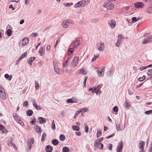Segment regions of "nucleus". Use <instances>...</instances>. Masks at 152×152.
<instances>
[{"label":"nucleus","instance_id":"f257e3e1","mask_svg":"<svg viewBox=\"0 0 152 152\" xmlns=\"http://www.w3.org/2000/svg\"><path fill=\"white\" fill-rule=\"evenodd\" d=\"M0 97L3 100L6 99V95L3 87L0 85Z\"/></svg>","mask_w":152,"mask_h":152},{"label":"nucleus","instance_id":"f03ea898","mask_svg":"<svg viewBox=\"0 0 152 152\" xmlns=\"http://www.w3.org/2000/svg\"><path fill=\"white\" fill-rule=\"evenodd\" d=\"M125 127V123L124 124H122L121 122H120L116 125V129L118 131H121L124 130Z\"/></svg>","mask_w":152,"mask_h":152},{"label":"nucleus","instance_id":"7ed1b4c3","mask_svg":"<svg viewBox=\"0 0 152 152\" xmlns=\"http://www.w3.org/2000/svg\"><path fill=\"white\" fill-rule=\"evenodd\" d=\"M86 3L85 1L82 0L79 1L74 5V7L75 8L82 7L85 6Z\"/></svg>","mask_w":152,"mask_h":152},{"label":"nucleus","instance_id":"20e7f679","mask_svg":"<svg viewBox=\"0 0 152 152\" xmlns=\"http://www.w3.org/2000/svg\"><path fill=\"white\" fill-rule=\"evenodd\" d=\"M79 58L77 56L75 57L71 63V66L73 67H75L77 65L79 61Z\"/></svg>","mask_w":152,"mask_h":152},{"label":"nucleus","instance_id":"39448f33","mask_svg":"<svg viewBox=\"0 0 152 152\" xmlns=\"http://www.w3.org/2000/svg\"><path fill=\"white\" fill-rule=\"evenodd\" d=\"M123 146L122 141H121L117 145L116 148V152H122Z\"/></svg>","mask_w":152,"mask_h":152},{"label":"nucleus","instance_id":"423d86ee","mask_svg":"<svg viewBox=\"0 0 152 152\" xmlns=\"http://www.w3.org/2000/svg\"><path fill=\"white\" fill-rule=\"evenodd\" d=\"M104 5H105L104 6V7H106L108 10L112 9L114 7L113 4L111 2H109L107 4H106V3H104Z\"/></svg>","mask_w":152,"mask_h":152},{"label":"nucleus","instance_id":"0eeeda50","mask_svg":"<svg viewBox=\"0 0 152 152\" xmlns=\"http://www.w3.org/2000/svg\"><path fill=\"white\" fill-rule=\"evenodd\" d=\"M54 71L58 74H60L62 73L63 71L61 69L58 68V66L53 63Z\"/></svg>","mask_w":152,"mask_h":152},{"label":"nucleus","instance_id":"6e6552de","mask_svg":"<svg viewBox=\"0 0 152 152\" xmlns=\"http://www.w3.org/2000/svg\"><path fill=\"white\" fill-rule=\"evenodd\" d=\"M34 139L33 138H31L28 139L27 142V148L29 149V150L31 148L32 145L34 143Z\"/></svg>","mask_w":152,"mask_h":152},{"label":"nucleus","instance_id":"1a4fd4ad","mask_svg":"<svg viewBox=\"0 0 152 152\" xmlns=\"http://www.w3.org/2000/svg\"><path fill=\"white\" fill-rule=\"evenodd\" d=\"M108 24L113 28H115L116 26V21L115 20H111L109 21Z\"/></svg>","mask_w":152,"mask_h":152},{"label":"nucleus","instance_id":"9d476101","mask_svg":"<svg viewBox=\"0 0 152 152\" xmlns=\"http://www.w3.org/2000/svg\"><path fill=\"white\" fill-rule=\"evenodd\" d=\"M144 6V4L141 2H137L134 4V6L136 8H142Z\"/></svg>","mask_w":152,"mask_h":152},{"label":"nucleus","instance_id":"9b49d317","mask_svg":"<svg viewBox=\"0 0 152 152\" xmlns=\"http://www.w3.org/2000/svg\"><path fill=\"white\" fill-rule=\"evenodd\" d=\"M145 143L143 141H141L139 143V148L141 149L140 151H144V145H145Z\"/></svg>","mask_w":152,"mask_h":152},{"label":"nucleus","instance_id":"f8f14e48","mask_svg":"<svg viewBox=\"0 0 152 152\" xmlns=\"http://www.w3.org/2000/svg\"><path fill=\"white\" fill-rule=\"evenodd\" d=\"M80 41L79 40H77L75 41L73 44V48H77L80 44Z\"/></svg>","mask_w":152,"mask_h":152},{"label":"nucleus","instance_id":"ddd939ff","mask_svg":"<svg viewBox=\"0 0 152 152\" xmlns=\"http://www.w3.org/2000/svg\"><path fill=\"white\" fill-rule=\"evenodd\" d=\"M104 44L103 43L100 44L98 48V50L99 51H102L104 49Z\"/></svg>","mask_w":152,"mask_h":152},{"label":"nucleus","instance_id":"4468645a","mask_svg":"<svg viewBox=\"0 0 152 152\" xmlns=\"http://www.w3.org/2000/svg\"><path fill=\"white\" fill-rule=\"evenodd\" d=\"M28 38H24L23 40V46L27 45L28 42Z\"/></svg>","mask_w":152,"mask_h":152},{"label":"nucleus","instance_id":"2eb2a0df","mask_svg":"<svg viewBox=\"0 0 152 152\" xmlns=\"http://www.w3.org/2000/svg\"><path fill=\"white\" fill-rule=\"evenodd\" d=\"M123 106L124 108L126 110H127L130 108L131 105L129 104V103L127 101H126V102L124 103Z\"/></svg>","mask_w":152,"mask_h":152},{"label":"nucleus","instance_id":"dca6fc26","mask_svg":"<svg viewBox=\"0 0 152 152\" xmlns=\"http://www.w3.org/2000/svg\"><path fill=\"white\" fill-rule=\"evenodd\" d=\"M53 150V147L51 145H48L45 148V150L47 152H51Z\"/></svg>","mask_w":152,"mask_h":152},{"label":"nucleus","instance_id":"f3484780","mask_svg":"<svg viewBox=\"0 0 152 152\" xmlns=\"http://www.w3.org/2000/svg\"><path fill=\"white\" fill-rule=\"evenodd\" d=\"M13 116L15 120L17 122L20 119V118L19 116L16 113H13Z\"/></svg>","mask_w":152,"mask_h":152},{"label":"nucleus","instance_id":"a211bd4d","mask_svg":"<svg viewBox=\"0 0 152 152\" xmlns=\"http://www.w3.org/2000/svg\"><path fill=\"white\" fill-rule=\"evenodd\" d=\"M38 119L39 121V123L41 124H44L46 121V118H43L42 117H39Z\"/></svg>","mask_w":152,"mask_h":152},{"label":"nucleus","instance_id":"6ab92c4d","mask_svg":"<svg viewBox=\"0 0 152 152\" xmlns=\"http://www.w3.org/2000/svg\"><path fill=\"white\" fill-rule=\"evenodd\" d=\"M45 50V48L44 47H41L39 51L40 56H42L44 55Z\"/></svg>","mask_w":152,"mask_h":152},{"label":"nucleus","instance_id":"aec40b11","mask_svg":"<svg viewBox=\"0 0 152 152\" xmlns=\"http://www.w3.org/2000/svg\"><path fill=\"white\" fill-rule=\"evenodd\" d=\"M35 57H31L30 59H28V63L30 65L32 64V62L36 59Z\"/></svg>","mask_w":152,"mask_h":152},{"label":"nucleus","instance_id":"412c9836","mask_svg":"<svg viewBox=\"0 0 152 152\" xmlns=\"http://www.w3.org/2000/svg\"><path fill=\"white\" fill-rule=\"evenodd\" d=\"M35 129L36 132L38 133H40L42 132V130L41 128L39 126L36 125V126Z\"/></svg>","mask_w":152,"mask_h":152},{"label":"nucleus","instance_id":"4be33fe9","mask_svg":"<svg viewBox=\"0 0 152 152\" xmlns=\"http://www.w3.org/2000/svg\"><path fill=\"white\" fill-rule=\"evenodd\" d=\"M51 142L52 143L55 145H57L59 143L58 141L56 139H53Z\"/></svg>","mask_w":152,"mask_h":152},{"label":"nucleus","instance_id":"5701e85b","mask_svg":"<svg viewBox=\"0 0 152 152\" xmlns=\"http://www.w3.org/2000/svg\"><path fill=\"white\" fill-rule=\"evenodd\" d=\"M74 50L73 48H70L69 49V50H68L67 55L68 56L70 55L73 52Z\"/></svg>","mask_w":152,"mask_h":152},{"label":"nucleus","instance_id":"b1692460","mask_svg":"<svg viewBox=\"0 0 152 152\" xmlns=\"http://www.w3.org/2000/svg\"><path fill=\"white\" fill-rule=\"evenodd\" d=\"M100 142H99L98 141H97L96 140L95 142L94 143V147H96V148H99V146L100 145Z\"/></svg>","mask_w":152,"mask_h":152},{"label":"nucleus","instance_id":"393cba45","mask_svg":"<svg viewBox=\"0 0 152 152\" xmlns=\"http://www.w3.org/2000/svg\"><path fill=\"white\" fill-rule=\"evenodd\" d=\"M27 55V53L26 52H25L23 53L22 54L21 56L17 60L18 61H20L22 59V58H24Z\"/></svg>","mask_w":152,"mask_h":152},{"label":"nucleus","instance_id":"a878e982","mask_svg":"<svg viewBox=\"0 0 152 152\" xmlns=\"http://www.w3.org/2000/svg\"><path fill=\"white\" fill-rule=\"evenodd\" d=\"M33 113V111L31 110H29L26 112V114L27 115L29 116H31L32 115Z\"/></svg>","mask_w":152,"mask_h":152},{"label":"nucleus","instance_id":"bb28decb","mask_svg":"<svg viewBox=\"0 0 152 152\" xmlns=\"http://www.w3.org/2000/svg\"><path fill=\"white\" fill-rule=\"evenodd\" d=\"M70 59L69 58H68L67 59L66 62L63 64V66L65 67H67L68 66V62Z\"/></svg>","mask_w":152,"mask_h":152},{"label":"nucleus","instance_id":"cd10ccee","mask_svg":"<svg viewBox=\"0 0 152 152\" xmlns=\"http://www.w3.org/2000/svg\"><path fill=\"white\" fill-rule=\"evenodd\" d=\"M63 152H69V149L67 147H64L62 149Z\"/></svg>","mask_w":152,"mask_h":152},{"label":"nucleus","instance_id":"c85d7f7f","mask_svg":"<svg viewBox=\"0 0 152 152\" xmlns=\"http://www.w3.org/2000/svg\"><path fill=\"white\" fill-rule=\"evenodd\" d=\"M62 25L63 27L64 28H66L68 27L69 25L66 23L65 21H63L62 23Z\"/></svg>","mask_w":152,"mask_h":152},{"label":"nucleus","instance_id":"c756f323","mask_svg":"<svg viewBox=\"0 0 152 152\" xmlns=\"http://www.w3.org/2000/svg\"><path fill=\"white\" fill-rule=\"evenodd\" d=\"M4 77L9 80H11L12 78V76L11 75L9 76L8 74H5L4 75Z\"/></svg>","mask_w":152,"mask_h":152},{"label":"nucleus","instance_id":"7c9ffc66","mask_svg":"<svg viewBox=\"0 0 152 152\" xmlns=\"http://www.w3.org/2000/svg\"><path fill=\"white\" fill-rule=\"evenodd\" d=\"M33 106L37 110H39L41 109V107L40 106L37 105L36 103L35 104H33Z\"/></svg>","mask_w":152,"mask_h":152},{"label":"nucleus","instance_id":"2f4dec72","mask_svg":"<svg viewBox=\"0 0 152 152\" xmlns=\"http://www.w3.org/2000/svg\"><path fill=\"white\" fill-rule=\"evenodd\" d=\"M7 33L8 36H10L12 33V30L10 29H8L7 31Z\"/></svg>","mask_w":152,"mask_h":152},{"label":"nucleus","instance_id":"473e14b6","mask_svg":"<svg viewBox=\"0 0 152 152\" xmlns=\"http://www.w3.org/2000/svg\"><path fill=\"white\" fill-rule=\"evenodd\" d=\"M147 12L149 13H152V6L148 7L147 10Z\"/></svg>","mask_w":152,"mask_h":152},{"label":"nucleus","instance_id":"72a5a7b5","mask_svg":"<svg viewBox=\"0 0 152 152\" xmlns=\"http://www.w3.org/2000/svg\"><path fill=\"white\" fill-rule=\"evenodd\" d=\"M145 78V76L143 75L142 77H140L138 78V80L139 81L141 82L143 81Z\"/></svg>","mask_w":152,"mask_h":152},{"label":"nucleus","instance_id":"f704fd0d","mask_svg":"<svg viewBox=\"0 0 152 152\" xmlns=\"http://www.w3.org/2000/svg\"><path fill=\"white\" fill-rule=\"evenodd\" d=\"M59 138L61 140L64 141L65 139V136L64 134H61L60 135Z\"/></svg>","mask_w":152,"mask_h":152},{"label":"nucleus","instance_id":"c9c22d12","mask_svg":"<svg viewBox=\"0 0 152 152\" xmlns=\"http://www.w3.org/2000/svg\"><path fill=\"white\" fill-rule=\"evenodd\" d=\"M35 86L37 90H38L39 88V85L38 82L37 81L35 82Z\"/></svg>","mask_w":152,"mask_h":152},{"label":"nucleus","instance_id":"e433bc0d","mask_svg":"<svg viewBox=\"0 0 152 152\" xmlns=\"http://www.w3.org/2000/svg\"><path fill=\"white\" fill-rule=\"evenodd\" d=\"M46 134L45 133H44L42 135L41 140L42 142H44L45 140V137H46Z\"/></svg>","mask_w":152,"mask_h":152},{"label":"nucleus","instance_id":"4c0bfd02","mask_svg":"<svg viewBox=\"0 0 152 152\" xmlns=\"http://www.w3.org/2000/svg\"><path fill=\"white\" fill-rule=\"evenodd\" d=\"M72 128L74 130L76 131H79L80 129L79 127L77 126H73Z\"/></svg>","mask_w":152,"mask_h":152},{"label":"nucleus","instance_id":"58836bf2","mask_svg":"<svg viewBox=\"0 0 152 152\" xmlns=\"http://www.w3.org/2000/svg\"><path fill=\"white\" fill-rule=\"evenodd\" d=\"M148 42H149V41L148 38H145V39H144L143 40V41L142 42V44H144L147 43Z\"/></svg>","mask_w":152,"mask_h":152},{"label":"nucleus","instance_id":"ea45409f","mask_svg":"<svg viewBox=\"0 0 152 152\" xmlns=\"http://www.w3.org/2000/svg\"><path fill=\"white\" fill-rule=\"evenodd\" d=\"M123 36L122 35L120 34L118 36V39H117L118 41H121L122 39V37Z\"/></svg>","mask_w":152,"mask_h":152},{"label":"nucleus","instance_id":"a19ab883","mask_svg":"<svg viewBox=\"0 0 152 152\" xmlns=\"http://www.w3.org/2000/svg\"><path fill=\"white\" fill-rule=\"evenodd\" d=\"M87 108H81L79 110V111H80V112H84L86 111V110H87Z\"/></svg>","mask_w":152,"mask_h":152},{"label":"nucleus","instance_id":"79ce46f5","mask_svg":"<svg viewBox=\"0 0 152 152\" xmlns=\"http://www.w3.org/2000/svg\"><path fill=\"white\" fill-rule=\"evenodd\" d=\"M66 102L68 103H73L74 101L72 99H68L66 100Z\"/></svg>","mask_w":152,"mask_h":152},{"label":"nucleus","instance_id":"37998d69","mask_svg":"<svg viewBox=\"0 0 152 152\" xmlns=\"http://www.w3.org/2000/svg\"><path fill=\"white\" fill-rule=\"evenodd\" d=\"M147 74L150 76H151L152 75V69H149L148 70Z\"/></svg>","mask_w":152,"mask_h":152},{"label":"nucleus","instance_id":"c03bdc74","mask_svg":"<svg viewBox=\"0 0 152 152\" xmlns=\"http://www.w3.org/2000/svg\"><path fill=\"white\" fill-rule=\"evenodd\" d=\"M52 128L53 129H56L55 124L54 120H53L52 122Z\"/></svg>","mask_w":152,"mask_h":152},{"label":"nucleus","instance_id":"a18cd8bd","mask_svg":"<svg viewBox=\"0 0 152 152\" xmlns=\"http://www.w3.org/2000/svg\"><path fill=\"white\" fill-rule=\"evenodd\" d=\"M145 113L147 115L152 114V110L145 111Z\"/></svg>","mask_w":152,"mask_h":152},{"label":"nucleus","instance_id":"49530a36","mask_svg":"<svg viewBox=\"0 0 152 152\" xmlns=\"http://www.w3.org/2000/svg\"><path fill=\"white\" fill-rule=\"evenodd\" d=\"M102 131L101 130H98L97 132V137H98L101 135Z\"/></svg>","mask_w":152,"mask_h":152},{"label":"nucleus","instance_id":"de8ad7c7","mask_svg":"<svg viewBox=\"0 0 152 152\" xmlns=\"http://www.w3.org/2000/svg\"><path fill=\"white\" fill-rule=\"evenodd\" d=\"M17 122L19 123L20 124L21 126H23L24 125V124L22 120L21 119L19 120L18 121H17Z\"/></svg>","mask_w":152,"mask_h":152},{"label":"nucleus","instance_id":"09e8293b","mask_svg":"<svg viewBox=\"0 0 152 152\" xmlns=\"http://www.w3.org/2000/svg\"><path fill=\"white\" fill-rule=\"evenodd\" d=\"M97 72L99 77L101 76L102 73V72L99 70H97Z\"/></svg>","mask_w":152,"mask_h":152},{"label":"nucleus","instance_id":"8fccbe9b","mask_svg":"<svg viewBox=\"0 0 152 152\" xmlns=\"http://www.w3.org/2000/svg\"><path fill=\"white\" fill-rule=\"evenodd\" d=\"M28 102L27 101H25L24 103H23V106H26V107H27V106L28 105Z\"/></svg>","mask_w":152,"mask_h":152},{"label":"nucleus","instance_id":"3c124183","mask_svg":"<svg viewBox=\"0 0 152 152\" xmlns=\"http://www.w3.org/2000/svg\"><path fill=\"white\" fill-rule=\"evenodd\" d=\"M13 143L12 142V141L11 140L9 141L8 142V145L10 146H12L13 145Z\"/></svg>","mask_w":152,"mask_h":152},{"label":"nucleus","instance_id":"603ef678","mask_svg":"<svg viewBox=\"0 0 152 152\" xmlns=\"http://www.w3.org/2000/svg\"><path fill=\"white\" fill-rule=\"evenodd\" d=\"M85 132L86 133H87L88 130V125L86 124L85 126Z\"/></svg>","mask_w":152,"mask_h":152},{"label":"nucleus","instance_id":"864d4df0","mask_svg":"<svg viewBox=\"0 0 152 152\" xmlns=\"http://www.w3.org/2000/svg\"><path fill=\"white\" fill-rule=\"evenodd\" d=\"M80 112L79 110L76 112L74 115V118H76V117L80 114Z\"/></svg>","mask_w":152,"mask_h":152},{"label":"nucleus","instance_id":"5fc2aeb1","mask_svg":"<svg viewBox=\"0 0 152 152\" xmlns=\"http://www.w3.org/2000/svg\"><path fill=\"white\" fill-rule=\"evenodd\" d=\"M121 44L120 41H117V42L115 43V45L117 47H119L120 46Z\"/></svg>","mask_w":152,"mask_h":152},{"label":"nucleus","instance_id":"6e6d98bb","mask_svg":"<svg viewBox=\"0 0 152 152\" xmlns=\"http://www.w3.org/2000/svg\"><path fill=\"white\" fill-rule=\"evenodd\" d=\"M118 110V108L117 106H115L113 108V110L115 112H117Z\"/></svg>","mask_w":152,"mask_h":152},{"label":"nucleus","instance_id":"4d7b16f0","mask_svg":"<svg viewBox=\"0 0 152 152\" xmlns=\"http://www.w3.org/2000/svg\"><path fill=\"white\" fill-rule=\"evenodd\" d=\"M132 21H134L135 22H137V18L136 17H133L132 18Z\"/></svg>","mask_w":152,"mask_h":152},{"label":"nucleus","instance_id":"13d9d810","mask_svg":"<svg viewBox=\"0 0 152 152\" xmlns=\"http://www.w3.org/2000/svg\"><path fill=\"white\" fill-rule=\"evenodd\" d=\"M4 127L2 125L0 124V130L4 131Z\"/></svg>","mask_w":152,"mask_h":152},{"label":"nucleus","instance_id":"bf43d9fd","mask_svg":"<svg viewBox=\"0 0 152 152\" xmlns=\"http://www.w3.org/2000/svg\"><path fill=\"white\" fill-rule=\"evenodd\" d=\"M80 72H79L81 74H84V71L83 69H81L80 70Z\"/></svg>","mask_w":152,"mask_h":152},{"label":"nucleus","instance_id":"052dcab7","mask_svg":"<svg viewBox=\"0 0 152 152\" xmlns=\"http://www.w3.org/2000/svg\"><path fill=\"white\" fill-rule=\"evenodd\" d=\"M148 38L149 40V42L150 41L152 42V35L149 36Z\"/></svg>","mask_w":152,"mask_h":152},{"label":"nucleus","instance_id":"680f3d73","mask_svg":"<svg viewBox=\"0 0 152 152\" xmlns=\"http://www.w3.org/2000/svg\"><path fill=\"white\" fill-rule=\"evenodd\" d=\"M113 145L112 144H110L109 147L108 149L110 150H112V149Z\"/></svg>","mask_w":152,"mask_h":152},{"label":"nucleus","instance_id":"e2e57ef3","mask_svg":"<svg viewBox=\"0 0 152 152\" xmlns=\"http://www.w3.org/2000/svg\"><path fill=\"white\" fill-rule=\"evenodd\" d=\"M99 55H97V56H95L92 58V62L93 61L96 60V58L99 56Z\"/></svg>","mask_w":152,"mask_h":152},{"label":"nucleus","instance_id":"0e129e2a","mask_svg":"<svg viewBox=\"0 0 152 152\" xmlns=\"http://www.w3.org/2000/svg\"><path fill=\"white\" fill-rule=\"evenodd\" d=\"M31 101L33 103V104H35L36 103V101L35 100L33 99V98H31Z\"/></svg>","mask_w":152,"mask_h":152},{"label":"nucleus","instance_id":"69168bd1","mask_svg":"<svg viewBox=\"0 0 152 152\" xmlns=\"http://www.w3.org/2000/svg\"><path fill=\"white\" fill-rule=\"evenodd\" d=\"M146 66H142L140 67V69L141 70H144L146 68Z\"/></svg>","mask_w":152,"mask_h":152},{"label":"nucleus","instance_id":"338daca9","mask_svg":"<svg viewBox=\"0 0 152 152\" xmlns=\"http://www.w3.org/2000/svg\"><path fill=\"white\" fill-rule=\"evenodd\" d=\"M73 4V3H67L66 4L65 6H67V7H69L70 5H72Z\"/></svg>","mask_w":152,"mask_h":152},{"label":"nucleus","instance_id":"774afa93","mask_svg":"<svg viewBox=\"0 0 152 152\" xmlns=\"http://www.w3.org/2000/svg\"><path fill=\"white\" fill-rule=\"evenodd\" d=\"M31 35H32V36L33 37H35L37 36V34L36 33H33Z\"/></svg>","mask_w":152,"mask_h":152}]
</instances>
